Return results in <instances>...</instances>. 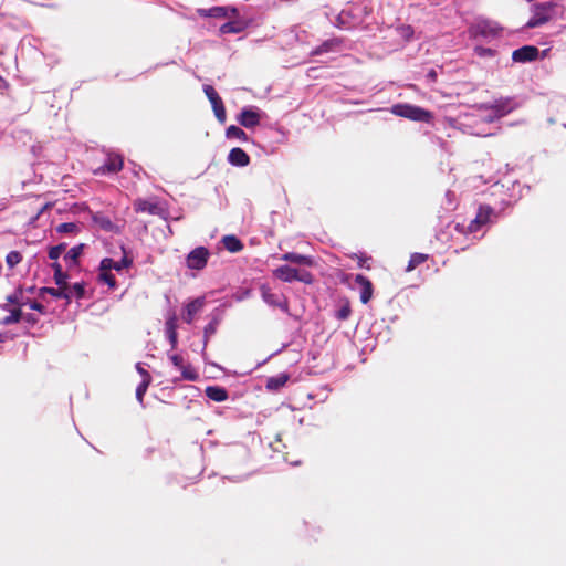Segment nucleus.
Returning <instances> with one entry per match:
<instances>
[{"instance_id":"obj_1","label":"nucleus","mask_w":566,"mask_h":566,"mask_svg":"<svg viewBox=\"0 0 566 566\" xmlns=\"http://www.w3.org/2000/svg\"><path fill=\"white\" fill-rule=\"evenodd\" d=\"M391 113L396 116L420 123H430L433 118L430 111L407 103L394 105L391 107Z\"/></svg>"},{"instance_id":"obj_2","label":"nucleus","mask_w":566,"mask_h":566,"mask_svg":"<svg viewBox=\"0 0 566 566\" xmlns=\"http://www.w3.org/2000/svg\"><path fill=\"white\" fill-rule=\"evenodd\" d=\"M22 297H23L22 290H18L14 292L13 295H10L7 297V300L10 304L17 305V306H13L12 308L8 310L10 312V314L2 317V324L17 323V322H19L20 318H23L24 321H27L30 324H35L38 322V319L32 314L22 315V312H21V305H23V302L21 301Z\"/></svg>"},{"instance_id":"obj_3","label":"nucleus","mask_w":566,"mask_h":566,"mask_svg":"<svg viewBox=\"0 0 566 566\" xmlns=\"http://www.w3.org/2000/svg\"><path fill=\"white\" fill-rule=\"evenodd\" d=\"M273 275L283 281V282H292L300 281L305 284L313 283V274L308 271H300L297 269L291 268L290 265H281L273 271Z\"/></svg>"},{"instance_id":"obj_4","label":"nucleus","mask_w":566,"mask_h":566,"mask_svg":"<svg viewBox=\"0 0 566 566\" xmlns=\"http://www.w3.org/2000/svg\"><path fill=\"white\" fill-rule=\"evenodd\" d=\"M554 4L551 2L535 3L532 7L533 15L525 23V28L534 29L547 23L553 15Z\"/></svg>"},{"instance_id":"obj_5","label":"nucleus","mask_w":566,"mask_h":566,"mask_svg":"<svg viewBox=\"0 0 566 566\" xmlns=\"http://www.w3.org/2000/svg\"><path fill=\"white\" fill-rule=\"evenodd\" d=\"M516 108V104L514 103L513 98L511 97H502L500 99L494 101L491 104H481L479 106L480 111L483 112H491L494 114V117H497L499 119L506 116L511 112H513Z\"/></svg>"},{"instance_id":"obj_6","label":"nucleus","mask_w":566,"mask_h":566,"mask_svg":"<svg viewBox=\"0 0 566 566\" xmlns=\"http://www.w3.org/2000/svg\"><path fill=\"white\" fill-rule=\"evenodd\" d=\"M261 296L262 300L270 306L279 307L281 311L290 315V304L289 300L284 294H279L272 292V290L266 286H261Z\"/></svg>"},{"instance_id":"obj_7","label":"nucleus","mask_w":566,"mask_h":566,"mask_svg":"<svg viewBox=\"0 0 566 566\" xmlns=\"http://www.w3.org/2000/svg\"><path fill=\"white\" fill-rule=\"evenodd\" d=\"M495 216L494 209L488 205H481L478 209V213L467 228L468 233L478 232L483 226L492 221V217Z\"/></svg>"},{"instance_id":"obj_8","label":"nucleus","mask_w":566,"mask_h":566,"mask_svg":"<svg viewBox=\"0 0 566 566\" xmlns=\"http://www.w3.org/2000/svg\"><path fill=\"white\" fill-rule=\"evenodd\" d=\"M203 92H205L207 98L209 99V102L211 103V106H212V109H213V113H214L217 119L221 124H224L227 120V112H226V107H224L223 102H222L221 97L219 96L218 92L211 85H203Z\"/></svg>"},{"instance_id":"obj_9","label":"nucleus","mask_w":566,"mask_h":566,"mask_svg":"<svg viewBox=\"0 0 566 566\" xmlns=\"http://www.w3.org/2000/svg\"><path fill=\"white\" fill-rule=\"evenodd\" d=\"M210 252L205 247H197L189 252L186 259V264L191 270H202L208 263Z\"/></svg>"},{"instance_id":"obj_10","label":"nucleus","mask_w":566,"mask_h":566,"mask_svg":"<svg viewBox=\"0 0 566 566\" xmlns=\"http://www.w3.org/2000/svg\"><path fill=\"white\" fill-rule=\"evenodd\" d=\"M263 113L259 111L256 107L253 108H243L240 114L237 116V122L248 128L252 129L260 125L261 119L263 117Z\"/></svg>"},{"instance_id":"obj_11","label":"nucleus","mask_w":566,"mask_h":566,"mask_svg":"<svg viewBox=\"0 0 566 566\" xmlns=\"http://www.w3.org/2000/svg\"><path fill=\"white\" fill-rule=\"evenodd\" d=\"M122 250L124 252V256L120 261H114L112 258H104L99 263V271H112L115 270L117 272L122 271L123 269H128L133 265V259L129 258L126 254L125 248L122 247Z\"/></svg>"},{"instance_id":"obj_12","label":"nucleus","mask_w":566,"mask_h":566,"mask_svg":"<svg viewBox=\"0 0 566 566\" xmlns=\"http://www.w3.org/2000/svg\"><path fill=\"white\" fill-rule=\"evenodd\" d=\"M134 210L137 213H148L151 216H163L164 209L156 201L137 198L134 203Z\"/></svg>"},{"instance_id":"obj_13","label":"nucleus","mask_w":566,"mask_h":566,"mask_svg":"<svg viewBox=\"0 0 566 566\" xmlns=\"http://www.w3.org/2000/svg\"><path fill=\"white\" fill-rule=\"evenodd\" d=\"M472 30L475 35L494 36L499 34L502 28L499 27L496 22L483 19L476 21L472 27Z\"/></svg>"},{"instance_id":"obj_14","label":"nucleus","mask_w":566,"mask_h":566,"mask_svg":"<svg viewBox=\"0 0 566 566\" xmlns=\"http://www.w3.org/2000/svg\"><path fill=\"white\" fill-rule=\"evenodd\" d=\"M539 50L534 45H524L512 53V60L517 63L535 61L538 57Z\"/></svg>"},{"instance_id":"obj_15","label":"nucleus","mask_w":566,"mask_h":566,"mask_svg":"<svg viewBox=\"0 0 566 566\" xmlns=\"http://www.w3.org/2000/svg\"><path fill=\"white\" fill-rule=\"evenodd\" d=\"M170 360L181 371L184 379L195 381L199 378L197 370L185 364L182 356L175 354L170 356Z\"/></svg>"},{"instance_id":"obj_16","label":"nucleus","mask_w":566,"mask_h":566,"mask_svg":"<svg viewBox=\"0 0 566 566\" xmlns=\"http://www.w3.org/2000/svg\"><path fill=\"white\" fill-rule=\"evenodd\" d=\"M199 14L201 17H209V18H217V19H224L234 17L238 14V11L235 8H228V7H212L210 9H199Z\"/></svg>"},{"instance_id":"obj_17","label":"nucleus","mask_w":566,"mask_h":566,"mask_svg":"<svg viewBox=\"0 0 566 566\" xmlns=\"http://www.w3.org/2000/svg\"><path fill=\"white\" fill-rule=\"evenodd\" d=\"M124 160L120 155L109 154L103 166L98 168L102 174H116L123 169Z\"/></svg>"},{"instance_id":"obj_18","label":"nucleus","mask_w":566,"mask_h":566,"mask_svg":"<svg viewBox=\"0 0 566 566\" xmlns=\"http://www.w3.org/2000/svg\"><path fill=\"white\" fill-rule=\"evenodd\" d=\"M355 282L360 287V301H361V303L363 304H367L371 300V297H373V292H374L373 283L370 282V280L368 277H366L363 274H357L355 276Z\"/></svg>"},{"instance_id":"obj_19","label":"nucleus","mask_w":566,"mask_h":566,"mask_svg":"<svg viewBox=\"0 0 566 566\" xmlns=\"http://www.w3.org/2000/svg\"><path fill=\"white\" fill-rule=\"evenodd\" d=\"M228 161L232 166L245 167L250 164V156L242 148L235 147L230 150Z\"/></svg>"},{"instance_id":"obj_20","label":"nucleus","mask_w":566,"mask_h":566,"mask_svg":"<svg viewBox=\"0 0 566 566\" xmlns=\"http://www.w3.org/2000/svg\"><path fill=\"white\" fill-rule=\"evenodd\" d=\"M95 226L107 232H118V227L113 223L109 217L104 213L97 212L92 216Z\"/></svg>"},{"instance_id":"obj_21","label":"nucleus","mask_w":566,"mask_h":566,"mask_svg":"<svg viewBox=\"0 0 566 566\" xmlns=\"http://www.w3.org/2000/svg\"><path fill=\"white\" fill-rule=\"evenodd\" d=\"M165 329L171 348L175 349L178 343V334H177V316L175 314L170 315L166 323Z\"/></svg>"},{"instance_id":"obj_22","label":"nucleus","mask_w":566,"mask_h":566,"mask_svg":"<svg viewBox=\"0 0 566 566\" xmlns=\"http://www.w3.org/2000/svg\"><path fill=\"white\" fill-rule=\"evenodd\" d=\"M205 304V301L203 298H195L193 301L189 302L186 307H185V315H184V321L187 323V324H191L192 321H193V316L199 313L202 308Z\"/></svg>"},{"instance_id":"obj_23","label":"nucleus","mask_w":566,"mask_h":566,"mask_svg":"<svg viewBox=\"0 0 566 566\" xmlns=\"http://www.w3.org/2000/svg\"><path fill=\"white\" fill-rule=\"evenodd\" d=\"M205 394L209 399L216 402L226 401L229 397L227 389L220 386H208L205 389Z\"/></svg>"},{"instance_id":"obj_24","label":"nucleus","mask_w":566,"mask_h":566,"mask_svg":"<svg viewBox=\"0 0 566 566\" xmlns=\"http://www.w3.org/2000/svg\"><path fill=\"white\" fill-rule=\"evenodd\" d=\"M290 376L285 373H281L276 376L269 377L266 379L265 388L270 391H276L284 387L289 381Z\"/></svg>"},{"instance_id":"obj_25","label":"nucleus","mask_w":566,"mask_h":566,"mask_svg":"<svg viewBox=\"0 0 566 566\" xmlns=\"http://www.w3.org/2000/svg\"><path fill=\"white\" fill-rule=\"evenodd\" d=\"M281 260L287 261V262H291V263H295V264L307 265V266H312L314 264V261H313L312 256L298 254V253H295V252H286V253H284L281 256Z\"/></svg>"},{"instance_id":"obj_26","label":"nucleus","mask_w":566,"mask_h":566,"mask_svg":"<svg viewBox=\"0 0 566 566\" xmlns=\"http://www.w3.org/2000/svg\"><path fill=\"white\" fill-rule=\"evenodd\" d=\"M85 244L81 243L73 248H71L67 253L64 255L65 262L69 264V268L75 266L78 264V259L84 251Z\"/></svg>"},{"instance_id":"obj_27","label":"nucleus","mask_w":566,"mask_h":566,"mask_svg":"<svg viewBox=\"0 0 566 566\" xmlns=\"http://www.w3.org/2000/svg\"><path fill=\"white\" fill-rule=\"evenodd\" d=\"M44 294H50L53 297L66 300L67 303L71 302V293H69L63 286H57L56 289L41 287L39 291V295L42 296Z\"/></svg>"},{"instance_id":"obj_28","label":"nucleus","mask_w":566,"mask_h":566,"mask_svg":"<svg viewBox=\"0 0 566 566\" xmlns=\"http://www.w3.org/2000/svg\"><path fill=\"white\" fill-rule=\"evenodd\" d=\"M222 243L231 253L240 252L243 249V243L233 234L224 235Z\"/></svg>"},{"instance_id":"obj_29","label":"nucleus","mask_w":566,"mask_h":566,"mask_svg":"<svg viewBox=\"0 0 566 566\" xmlns=\"http://www.w3.org/2000/svg\"><path fill=\"white\" fill-rule=\"evenodd\" d=\"M245 29V24L241 21H228L223 23L219 31L222 34L240 33Z\"/></svg>"},{"instance_id":"obj_30","label":"nucleus","mask_w":566,"mask_h":566,"mask_svg":"<svg viewBox=\"0 0 566 566\" xmlns=\"http://www.w3.org/2000/svg\"><path fill=\"white\" fill-rule=\"evenodd\" d=\"M65 290L71 293V300L73 297L81 300L85 296V283L84 282H77L73 285H69V283H65L63 286Z\"/></svg>"},{"instance_id":"obj_31","label":"nucleus","mask_w":566,"mask_h":566,"mask_svg":"<svg viewBox=\"0 0 566 566\" xmlns=\"http://www.w3.org/2000/svg\"><path fill=\"white\" fill-rule=\"evenodd\" d=\"M428 259H429L428 254H424V253H412L410 255V259H409L408 265L406 268V271L407 272L413 271L419 265H421L422 263L428 261Z\"/></svg>"},{"instance_id":"obj_32","label":"nucleus","mask_w":566,"mask_h":566,"mask_svg":"<svg viewBox=\"0 0 566 566\" xmlns=\"http://www.w3.org/2000/svg\"><path fill=\"white\" fill-rule=\"evenodd\" d=\"M52 269L54 271L53 279L57 286H64L67 283L69 275L63 272L62 265L59 262H54L52 264Z\"/></svg>"},{"instance_id":"obj_33","label":"nucleus","mask_w":566,"mask_h":566,"mask_svg":"<svg viewBox=\"0 0 566 566\" xmlns=\"http://www.w3.org/2000/svg\"><path fill=\"white\" fill-rule=\"evenodd\" d=\"M226 136L227 138H235L243 143L249 140L247 133L235 125H231L226 129Z\"/></svg>"},{"instance_id":"obj_34","label":"nucleus","mask_w":566,"mask_h":566,"mask_svg":"<svg viewBox=\"0 0 566 566\" xmlns=\"http://www.w3.org/2000/svg\"><path fill=\"white\" fill-rule=\"evenodd\" d=\"M340 41L337 39H332L323 42L319 46L312 51V55H319L326 52L332 51L335 46L339 45Z\"/></svg>"},{"instance_id":"obj_35","label":"nucleus","mask_w":566,"mask_h":566,"mask_svg":"<svg viewBox=\"0 0 566 566\" xmlns=\"http://www.w3.org/2000/svg\"><path fill=\"white\" fill-rule=\"evenodd\" d=\"M396 33L405 41H410L413 38L415 30L410 24H400L396 28Z\"/></svg>"},{"instance_id":"obj_36","label":"nucleus","mask_w":566,"mask_h":566,"mask_svg":"<svg viewBox=\"0 0 566 566\" xmlns=\"http://www.w3.org/2000/svg\"><path fill=\"white\" fill-rule=\"evenodd\" d=\"M150 382H151V376L147 375L146 379H143V381L136 388V398L140 403L144 400V396H145Z\"/></svg>"},{"instance_id":"obj_37","label":"nucleus","mask_w":566,"mask_h":566,"mask_svg":"<svg viewBox=\"0 0 566 566\" xmlns=\"http://www.w3.org/2000/svg\"><path fill=\"white\" fill-rule=\"evenodd\" d=\"M56 232L57 233H73V234H76L80 232V227L77 223H74V222H64V223H60L57 227H56Z\"/></svg>"},{"instance_id":"obj_38","label":"nucleus","mask_w":566,"mask_h":566,"mask_svg":"<svg viewBox=\"0 0 566 566\" xmlns=\"http://www.w3.org/2000/svg\"><path fill=\"white\" fill-rule=\"evenodd\" d=\"M98 280L107 284L112 290L117 287L116 279L109 271H99Z\"/></svg>"},{"instance_id":"obj_39","label":"nucleus","mask_w":566,"mask_h":566,"mask_svg":"<svg viewBox=\"0 0 566 566\" xmlns=\"http://www.w3.org/2000/svg\"><path fill=\"white\" fill-rule=\"evenodd\" d=\"M22 261V254L19 251H11L6 256L7 265L12 269Z\"/></svg>"},{"instance_id":"obj_40","label":"nucleus","mask_w":566,"mask_h":566,"mask_svg":"<svg viewBox=\"0 0 566 566\" xmlns=\"http://www.w3.org/2000/svg\"><path fill=\"white\" fill-rule=\"evenodd\" d=\"M65 249H66V243H60L57 245L51 247L49 249L48 255L51 260H54L56 262V260L65 251Z\"/></svg>"},{"instance_id":"obj_41","label":"nucleus","mask_w":566,"mask_h":566,"mask_svg":"<svg viewBox=\"0 0 566 566\" xmlns=\"http://www.w3.org/2000/svg\"><path fill=\"white\" fill-rule=\"evenodd\" d=\"M352 308L349 303L344 304L336 313V317L340 321H345L349 317Z\"/></svg>"},{"instance_id":"obj_42","label":"nucleus","mask_w":566,"mask_h":566,"mask_svg":"<svg viewBox=\"0 0 566 566\" xmlns=\"http://www.w3.org/2000/svg\"><path fill=\"white\" fill-rule=\"evenodd\" d=\"M499 118L497 117H494V114L491 113V112H485V114L479 116V117H475L473 119V124H478L479 122L481 123H493L495 120H497Z\"/></svg>"},{"instance_id":"obj_43","label":"nucleus","mask_w":566,"mask_h":566,"mask_svg":"<svg viewBox=\"0 0 566 566\" xmlns=\"http://www.w3.org/2000/svg\"><path fill=\"white\" fill-rule=\"evenodd\" d=\"M217 331V321L210 322L203 329L205 342L207 343Z\"/></svg>"},{"instance_id":"obj_44","label":"nucleus","mask_w":566,"mask_h":566,"mask_svg":"<svg viewBox=\"0 0 566 566\" xmlns=\"http://www.w3.org/2000/svg\"><path fill=\"white\" fill-rule=\"evenodd\" d=\"M30 307H31L32 310H34V311H38V312H39V313H41V314H46V310H45V307H44L41 303H39V302H36V301L31 302V303H30Z\"/></svg>"},{"instance_id":"obj_45","label":"nucleus","mask_w":566,"mask_h":566,"mask_svg":"<svg viewBox=\"0 0 566 566\" xmlns=\"http://www.w3.org/2000/svg\"><path fill=\"white\" fill-rule=\"evenodd\" d=\"M427 80L431 83H434L438 78V73L434 69L429 70V72L426 75Z\"/></svg>"},{"instance_id":"obj_46","label":"nucleus","mask_w":566,"mask_h":566,"mask_svg":"<svg viewBox=\"0 0 566 566\" xmlns=\"http://www.w3.org/2000/svg\"><path fill=\"white\" fill-rule=\"evenodd\" d=\"M471 134L475 135V136H483V137L494 135L493 133H488L484 129H474V130L471 132Z\"/></svg>"},{"instance_id":"obj_47","label":"nucleus","mask_w":566,"mask_h":566,"mask_svg":"<svg viewBox=\"0 0 566 566\" xmlns=\"http://www.w3.org/2000/svg\"><path fill=\"white\" fill-rule=\"evenodd\" d=\"M136 370L140 374L143 379H146L147 375H150L145 368L142 367L140 364L136 365Z\"/></svg>"},{"instance_id":"obj_48","label":"nucleus","mask_w":566,"mask_h":566,"mask_svg":"<svg viewBox=\"0 0 566 566\" xmlns=\"http://www.w3.org/2000/svg\"><path fill=\"white\" fill-rule=\"evenodd\" d=\"M367 261H368V258H363V256H360V258H359V261H358V265H359L360 268H364V266H366V262H367Z\"/></svg>"}]
</instances>
